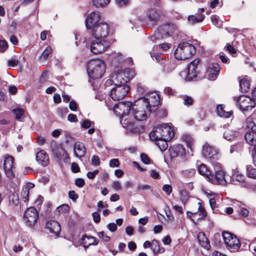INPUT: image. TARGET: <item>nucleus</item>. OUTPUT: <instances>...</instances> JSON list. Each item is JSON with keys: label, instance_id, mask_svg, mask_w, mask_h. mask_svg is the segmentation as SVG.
<instances>
[{"label": "nucleus", "instance_id": "1", "mask_svg": "<svg viewBox=\"0 0 256 256\" xmlns=\"http://www.w3.org/2000/svg\"><path fill=\"white\" fill-rule=\"evenodd\" d=\"M132 104L129 102H119L114 105V112L120 116V123L124 128L131 133L138 134L141 128L134 120V116L130 113Z\"/></svg>", "mask_w": 256, "mask_h": 256}, {"label": "nucleus", "instance_id": "2", "mask_svg": "<svg viewBox=\"0 0 256 256\" xmlns=\"http://www.w3.org/2000/svg\"><path fill=\"white\" fill-rule=\"evenodd\" d=\"M160 99L158 95L156 94H154L149 98L142 96L138 98L137 104L132 108V114L134 118L139 121L146 120L152 112L151 107L158 105Z\"/></svg>", "mask_w": 256, "mask_h": 256}, {"label": "nucleus", "instance_id": "3", "mask_svg": "<svg viewBox=\"0 0 256 256\" xmlns=\"http://www.w3.org/2000/svg\"><path fill=\"white\" fill-rule=\"evenodd\" d=\"M106 69L104 62L100 59L91 60L88 64V74L93 79L101 78L104 74Z\"/></svg>", "mask_w": 256, "mask_h": 256}, {"label": "nucleus", "instance_id": "4", "mask_svg": "<svg viewBox=\"0 0 256 256\" xmlns=\"http://www.w3.org/2000/svg\"><path fill=\"white\" fill-rule=\"evenodd\" d=\"M196 50L194 46L188 42H182L178 44L174 52V57L178 60H185L192 57Z\"/></svg>", "mask_w": 256, "mask_h": 256}, {"label": "nucleus", "instance_id": "5", "mask_svg": "<svg viewBox=\"0 0 256 256\" xmlns=\"http://www.w3.org/2000/svg\"><path fill=\"white\" fill-rule=\"evenodd\" d=\"M110 31V26L108 23L100 22L94 26L92 29V34L95 38L105 40Z\"/></svg>", "mask_w": 256, "mask_h": 256}, {"label": "nucleus", "instance_id": "6", "mask_svg": "<svg viewBox=\"0 0 256 256\" xmlns=\"http://www.w3.org/2000/svg\"><path fill=\"white\" fill-rule=\"evenodd\" d=\"M236 104L243 112L251 110L256 106L254 100L246 96H240L236 98Z\"/></svg>", "mask_w": 256, "mask_h": 256}, {"label": "nucleus", "instance_id": "7", "mask_svg": "<svg viewBox=\"0 0 256 256\" xmlns=\"http://www.w3.org/2000/svg\"><path fill=\"white\" fill-rule=\"evenodd\" d=\"M224 240L226 245L229 248L231 251L237 250L240 246L239 240L230 232H224L222 234Z\"/></svg>", "mask_w": 256, "mask_h": 256}, {"label": "nucleus", "instance_id": "8", "mask_svg": "<svg viewBox=\"0 0 256 256\" xmlns=\"http://www.w3.org/2000/svg\"><path fill=\"white\" fill-rule=\"evenodd\" d=\"M110 45V42L106 40L96 38L91 42L90 50L94 54H98L104 52Z\"/></svg>", "mask_w": 256, "mask_h": 256}, {"label": "nucleus", "instance_id": "9", "mask_svg": "<svg viewBox=\"0 0 256 256\" xmlns=\"http://www.w3.org/2000/svg\"><path fill=\"white\" fill-rule=\"evenodd\" d=\"M129 90L128 85H114L110 90V96L114 100H120L124 98Z\"/></svg>", "mask_w": 256, "mask_h": 256}, {"label": "nucleus", "instance_id": "10", "mask_svg": "<svg viewBox=\"0 0 256 256\" xmlns=\"http://www.w3.org/2000/svg\"><path fill=\"white\" fill-rule=\"evenodd\" d=\"M38 218V212L34 207L28 208L25 211L24 220L27 226L32 227L34 226L36 224Z\"/></svg>", "mask_w": 256, "mask_h": 256}, {"label": "nucleus", "instance_id": "11", "mask_svg": "<svg viewBox=\"0 0 256 256\" xmlns=\"http://www.w3.org/2000/svg\"><path fill=\"white\" fill-rule=\"evenodd\" d=\"M202 154L212 164H214L216 160L218 158L217 150L208 144L203 146Z\"/></svg>", "mask_w": 256, "mask_h": 256}, {"label": "nucleus", "instance_id": "12", "mask_svg": "<svg viewBox=\"0 0 256 256\" xmlns=\"http://www.w3.org/2000/svg\"><path fill=\"white\" fill-rule=\"evenodd\" d=\"M200 64V60L196 58L193 61L191 62L188 68V72H182L180 74H186L187 76L186 78V80H192L197 77L199 70L198 66Z\"/></svg>", "mask_w": 256, "mask_h": 256}, {"label": "nucleus", "instance_id": "13", "mask_svg": "<svg viewBox=\"0 0 256 256\" xmlns=\"http://www.w3.org/2000/svg\"><path fill=\"white\" fill-rule=\"evenodd\" d=\"M112 78L114 80V85H128V78H126V73L122 70L120 67L115 68L112 74Z\"/></svg>", "mask_w": 256, "mask_h": 256}, {"label": "nucleus", "instance_id": "14", "mask_svg": "<svg viewBox=\"0 0 256 256\" xmlns=\"http://www.w3.org/2000/svg\"><path fill=\"white\" fill-rule=\"evenodd\" d=\"M159 31L161 32L162 37L166 38L172 34H177L178 28L174 24H166L160 26Z\"/></svg>", "mask_w": 256, "mask_h": 256}, {"label": "nucleus", "instance_id": "15", "mask_svg": "<svg viewBox=\"0 0 256 256\" xmlns=\"http://www.w3.org/2000/svg\"><path fill=\"white\" fill-rule=\"evenodd\" d=\"M198 204L199 206L198 212H192L188 211L186 212L187 216L194 223L204 218L206 216V212L202 206L200 202H198Z\"/></svg>", "mask_w": 256, "mask_h": 256}, {"label": "nucleus", "instance_id": "16", "mask_svg": "<svg viewBox=\"0 0 256 256\" xmlns=\"http://www.w3.org/2000/svg\"><path fill=\"white\" fill-rule=\"evenodd\" d=\"M146 25L148 26H153L157 24L160 19V15L156 9L150 8L146 12Z\"/></svg>", "mask_w": 256, "mask_h": 256}, {"label": "nucleus", "instance_id": "17", "mask_svg": "<svg viewBox=\"0 0 256 256\" xmlns=\"http://www.w3.org/2000/svg\"><path fill=\"white\" fill-rule=\"evenodd\" d=\"M208 182L214 184L224 185L226 183L225 172L222 170H216L214 176L212 174Z\"/></svg>", "mask_w": 256, "mask_h": 256}, {"label": "nucleus", "instance_id": "18", "mask_svg": "<svg viewBox=\"0 0 256 256\" xmlns=\"http://www.w3.org/2000/svg\"><path fill=\"white\" fill-rule=\"evenodd\" d=\"M100 19V14L98 12H91L86 20V25L88 29L92 28L94 26L97 24V22Z\"/></svg>", "mask_w": 256, "mask_h": 256}, {"label": "nucleus", "instance_id": "19", "mask_svg": "<svg viewBox=\"0 0 256 256\" xmlns=\"http://www.w3.org/2000/svg\"><path fill=\"white\" fill-rule=\"evenodd\" d=\"M51 151L53 156L60 160L62 156H64L66 153V150L60 146H59L56 142L52 140L50 144Z\"/></svg>", "mask_w": 256, "mask_h": 256}, {"label": "nucleus", "instance_id": "20", "mask_svg": "<svg viewBox=\"0 0 256 256\" xmlns=\"http://www.w3.org/2000/svg\"><path fill=\"white\" fill-rule=\"evenodd\" d=\"M162 140H170L174 136V132L171 126L167 124H161Z\"/></svg>", "mask_w": 256, "mask_h": 256}, {"label": "nucleus", "instance_id": "21", "mask_svg": "<svg viewBox=\"0 0 256 256\" xmlns=\"http://www.w3.org/2000/svg\"><path fill=\"white\" fill-rule=\"evenodd\" d=\"M45 228L48 229L50 233L54 234L58 236L61 230L60 226L58 222L55 220H50L47 222Z\"/></svg>", "mask_w": 256, "mask_h": 256}, {"label": "nucleus", "instance_id": "22", "mask_svg": "<svg viewBox=\"0 0 256 256\" xmlns=\"http://www.w3.org/2000/svg\"><path fill=\"white\" fill-rule=\"evenodd\" d=\"M82 241L86 250L90 246H96L99 242V240L96 237L88 236L86 234L82 236Z\"/></svg>", "mask_w": 256, "mask_h": 256}, {"label": "nucleus", "instance_id": "23", "mask_svg": "<svg viewBox=\"0 0 256 256\" xmlns=\"http://www.w3.org/2000/svg\"><path fill=\"white\" fill-rule=\"evenodd\" d=\"M86 148L84 144L81 142H77L74 145V154L76 156L81 158L85 155Z\"/></svg>", "mask_w": 256, "mask_h": 256}, {"label": "nucleus", "instance_id": "24", "mask_svg": "<svg viewBox=\"0 0 256 256\" xmlns=\"http://www.w3.org/2000/svg\"><path fill=\"white\" fill-rule=\"evenodd\" d=\"M161 124H158L154 128V130L150 134V138L152 140L156 141L162 140Z\"/></svg>", "mask_w": 256, "mask_h": 256}, {"label": "nucleus", "instance_id": "25", "mask_svg": "<svg viewBox=\"0 0 256 256\" xmlns=\"http://www.w3.org/2000/svg\"><path fill=\"white\" fill-rule=\"evenodd\" d=\"M197 238L200 245L202 248L208 250L210 248V245L208 238L203 232H200L197 236Z\"/></svg>", "mask_w": 256, "mask_h": 256}, {"label": "nucleus", "instance_id": "26", "mask_svg": "<svg viewBox=\"0 0 256 256\" xmlns=\"http://www.w3.org/2000/svg\"><path fill=\"white\" fill-rule=\"evenodd\" d=\"M36 160L42 166H46L49 162L48 156L44 150H40L36 154Z\"/></svg>", "mask_w": 256, "mask_h": 256}, {"label": "nucleus", "instance_id": "27", "mask_svg": "<svg viewBox=\"0 0 256 256\" xmlns=\"http://www.w3.org/2000/svg\"><path fill=\"white\" fill-rule=\"evenodd\" d=\"M220 68L218 64H210L208 69V73L211 78H216L220 72Z\"/></svg>", "mask_w": 256, "mask_h": 256}, {"label": "nucleus", "instance_id": "28", "mask_svg": "<svg viewBox=\"0 0 256 256\" xmlns=\"http://www.w3.org/2000/svg\"><path fill=\"white\" fill-rule=\"evenodd\" d=\"M245 140L249 144L256 148V130L248 131L245 134Z\"/></svg>", "mask_w": 256, "mask_h": 256}, {"label": "nucleus", "instance_id": "29", "mask_svg": "<svg viewBox=\"0 0 256 256\" xmlns=\"http://www.w3.org/2000/svg\"><path fill=\"white\" fill-rule=\"evenodd\" d=\"M199 174L203 176L207 180L209 181L212 175L211 172L205 164H201L198 168Z\"/></svg>", "mask_w": 256, "mask_h": 256}, {"label": "nucleus", "instance_id": "30", "mask_svg": "<svg viewBox=\"0 0 256 256\" xmlns=\"http://www.w3.org/2000/svg\"><path fill=\"white\" fill-rule=\"evenodd\" d=\"M172 152L171 154L172 156H180L182 158L185 154V150L182 144H178L174 146L172 149Z\"/></svg>", "mask_w": 256, "mask_h": 256}, {"label": "nucleus", "instance_id": "31", "mask_svg": "<svg viewBox=\"0 0 256 256\" xmlns=\"http://www.w3.org/2000/svg\"><path fill=\"white\" fill-rule=\"evenodd\" d=\"M205 18L204 14H198L197 16L190 15L188 18V20L190 24H194L196 23L200 22L204 20Z\"/></svg>", "mask_w": 256, "mask_h": 256}, {"label": "nucleus", "instance_id": "32", "mask_svg": "<svg viewBox=\"0 0 256 256\" xmlns=\"http://www.w3.org/2000/svg\"><path fill=\"white\" fill-rule=\"evenodd\" d=\"M223 136L227 140H232L236 137V132L230 128H226L224 133Z\"/></svg>", "mask_w": 256, "mask_h": 256}, {"label": "nucleus", "instance_id": "33", "mask_svg": "<svg viewBox=\"0 0 256 256\" xmlns=\"http://www.w3.org/2000/svg\"><path fill=\"white\" fill-rule=\"evenodd\" d=\"M240 90L242 92H246L250 88V81L247 79H242L240 81Z\"/></svg>", "mask_w": 256, "mask_h": 256}, {"label": "nucleus", "instance_id": "34", "mask_svg": "<svg viewBox=\"0 0 256 256\" xmlns=\"http://www.w3.org/2000/svg\"><path fill=\"white\" fill-rule=\"evenodd\" d=\"M245 176L238 171H236L232 176V182L236 184V182H244Z\"/></svg>", "mask_w": 256, "mask_h": 256}, {"label": "nucleus", "instance_id": "35", "mask_svg": "<svg viewBox=\"0 0 256 256\" xmlns=\"http://www.w3.org/2000/svg\"><path fill=\"white\" fill-rule=\"evenodd\" d=\"M4 170L14 168V158L8 156H5L4 162Z\"/></svg>", "mask_w": 256, "mask_h": 256}, {"label": "nucleus", "instance_id": "36", "mask_svg": "<svg viewBox=\"0 0 256 256\" xmlns=\"http://www.w3.org/2000/svg\"><path fill=\"white\" fill-rule=\"evenodd\" d=\"M182 139L186 143L187 146L191 150H192L194 140L192 138L191 136L188 134H184L182 137Z\"/></svg>", "mask_w": 256, "mask_h": 256}, {"label": "nucleus", "instance_id": "37", "mask_svg": "<svg viewBox=\"0 0 256 256\" xmlns=\"http://www.w3.org/2000/svg\"><path fill=\"white\" fill-rule=\"evenodd\" d=\"M110 2V0H92V4L96 8H104L106 7Z\"/></svg>", "mask_w": 256, "mask_h": 256}, {"label": "nucleus", "instance_id": "38", "mask_svg": "<svg viewBox=\"0 0 256 256\" xmlns=\"http://www.w3.org/2000/svg\"><path fill=\"white\" fill-rule=\"evenodd\" d=\"M217 112L218 116L223 118H230L232 116V112H226L222 106H218L217 107Z\"/></svg>", "mask_w": 256, "mask_h": 256}, {"label": "nucleus", "instance_id": "39", "mask_svg": "<svg viewBox=\"0 0 256 256\" xmlns=\"http://www.w3.org/2000/svg\"><path fill=\"white\" fill-rule=\"evenodd\" d=\"M246 126L248 129V131L256 130V124L252 117H248L246 119Z\"/></svg>", "mask_w": 256, "mask_h": 256}, {"label": "nucleus", "instance_id": "40", "mask_svg": "<svg viewBox=\"0 0 256 256\" xmlns=\"http://www.w3.org/2000/svg\"><path fill=\"white\" fill-rule=\"evenodd\" d=\"M177 64L175 60H171L164 64V70L166 72L172 71L176 68Z\"/></svg>", "mask_w": 256, "mask_h": 256}, {"label": "nucleus", "instance_id": "41", "mask_svg": "<svg viewBox=\"0 0 256 256\" xmlns=\"http://www.w3.org/2000/svg\"><path fill=\"white\" fill-rule=\"evenodd\" d=\"M183 177L190 178L194 176L196 174V170L194 168H188L184 170L181 172Z\"/></svg>", "mask_w": 256, "mask_h": 256}, {"label": "nucleus", "instance_id": "42", "mask_svg": "<svg viewBox=\"0 0 256 256\" xmlns=\"http://www.w3.org/2000/svg\"><path fill=\"white\" fill-rule=\"evenodd\" d=\"M180 194L182 202L185 205L190 198L189 192L186 190H182L180 192Z\"/></svg>", "mask_w": 256, "mask_h": 256}, {"label": "nucleus", "instance_id": "43", "mask_svg": "<svg viewBox=\"0 0 256 256\" xmlns=\"http://www.w3.org/2000/svg\"><path fill=\"white\" fill-rule=\"evenodd\" d=\"M152 249L154 254L163 252L164 251V248H160L158 241L156 240H154L152 241Z\"/></svg>", "mask_w": 256, "mask_h": 256}, {"label": "nucleus", "instance_id": "44", "mask_svg": "<svg viewBox=\"0 0 256 256\" xmlns=\"http://www.w3.org/2000/svg\"><path fill=\"white\" fill-rule=\"evenodd\" d=\"M148 92L147 88L141 82L136 85V92L139 95H144Z\"/></svg>", "mask_w": 256, "mask_h": 256}, {"label": "nucleus", "instance_id": "45", "mask_svg": "<svg viewBox=\"0 0 256 256\" xmlns=\"http://www.w3.org/2000/svg\"><path fill=\"white\" fill-rule=\"evenodd\" d=\"M168 140H156V144L158 146L161 151L166 150L168 148L167 142Z\"/></svg>", "mask_w": 256, "mask_h": 256}, {"label": "nucleus", "instance_id": "46", "mask_svg": "<svg viewBox=\"0 0 256 256\" xmlns=\"http://www.w3.org/2000/svg\"><path fill=\"white\" fill-rule=\"evenodd\" d=\"M12 112L15 114L16 119L18 120H20L24 114V110L21 108H14Z\"/></svg>", "mask_w": 256, "mask_h": 256}, {"label": "nucleus", "instance_id": "47", "mask_svg": "<svg viewBox=\"0 0 256 256\" xmlns=\"http://www.w3.org/2000/svg\"><path fill=\"white\" fill-rule=\"evenodd\" d=\"M182 98L184 105L189 106L193 104L194 100L192 97L185 95L182 96Z\"/></svg>", "mask_w": 256, "mask_h": 256}, {"label": "nucleus", "instance_id": "48", "mask_svg": "<svg viewBox=\"0 0 256 256\" xmlns=\"http://www.w3.org/2000/svg\"><path fill=\"white\" fill-rule=\"evenodd\" d=\"M164 38V37L162 36V33L159 31L158 28V30L154 33V34L150 36L148 38L152 42H156L157 40Z\"/></svg>", "mask_w": 256, "mask_h": 256}, {"label": "nucleus", "instance_id": "49", "mask_svg": "<svg viewBox=\"0 0 256 256\" xmlns=\"http://www.w3.org/2000/svg\"><path fill=\"white\" fill-rule=\"evenodd\" d=\"M211 20L214 24L218 28L222 26V22L219 20L218 18L216 16H212Z\"/></svg>", "mask_w": 256, "mask_h": 256}, {"label": "nucleus", "instance_id": "50", "mask_svg": "<svg viewBox=\"0 0 256 256\" xmlns=\"http://www.w3.org/2000/svg\"><path fill=\"white\" fill-rule=\"evenodd\" d=\"M247 174L249 178L256 180V168H252L247 166Z\"/></svg>", "mask_w": 256, "mask_h": 256}, {"label": "nucleus", "instance_id": "51", "mask_svg": "<svg viewBox=\"0 0 256 256\" xmlns=\"http://www.w3.org/2000/svg\"><path fill=\"white\" fill-rule=\"evenodd\" d=\"M124 72L126 73V78H128V81L132 79L135 76L134 71L132 69H126L124 71Z\"/></svg>", "mask_w": 256, "mask_h": 256}, {"label": "nucleus", "instance_id": "52", "mask_svg": "<svg viewBox=\"0 0 256 256\" xmlns=\"http://www.w3.org/2000/svg\"><path fill=\"white\" fill-rule=\"evenodd\" d=\"M52 50V48L48 46L42 52L40 56V58L46 60L49 54L51 53Z\"/></svg>", "mask_w": 256, "mask_h": 256}, {"label": "nucleus", "instance_id": "53", "mask_svg": "<svg viewBox=\"0 0 256 256\" xmlns=\"http://www.w3.org/2000/svg\"><path fill=\"white\" fill-rule=\"evenodd\" d=\"M30 192L26 188H23L21 192V198L24 202H26L28 200Z\"/></svg>", "mask_w": 256, "mask_h": 256}, {"label": "nucleus", "instance_id": "54", "mask_svg": "<svg viewBox=\"0 0 256 256\" xmlns=\"http://www.w3.org/2000/svg\"><path fill=\"white\" fill-rule=\"evenodd\" d=\"M97 235L104 242H108L110 240V238L109 236H107L103 231L98 232Z\"/></svg>", "mask_w": 256, "mask_h": 256}, {"label": "nucleus", "instance_id": "55", "mask_svg": "<svg viewBox=\"0 0 256 256\" xmlns=\"http://www.w3.org/2000/svg\"><path fill=\"white\" fill-rule=\"evenodd\" d=\"M13 169L14 168L4 170L6 175V177L10 180H12L14 177Z\"/></svg>", "mask_w": 256, "mask_h": 256}, {"label": "nucleus", "instance_id": "56", "mask_svg": "<svg viewBox=\"0 0 256 256\" xmlns=\"http://www.w3.org/2000/svg\"><path fill=\"white\" fill-rule=\"evenodd\" d=\"M232 205L236 211L240 212V209L242 207L243 204L240 202L234 201Z\"/></svg>", "mask_w": 256, "mask_h": 256}, {"label": "nucleus", "instance_id": "57", "mask_svg": "<svg viewBox=\"0 0 256 256\" xmlns=\"http://www.w3.org/2000/svg\"><path fill=\"white\" fill-rule=\"evenodd\" d=\"M129 0H116V3L118 7L122 8L126 6Z\"/></svg>", "mask_w": 256, "mask_h": 256}, {"label": "nucleus", "instance_id": "58", "mask_svg": "<svg viewBox=\"0 0 256 256\" xmlns=\"http://www.w3.org/2000/svg\"><path fill=\"white\" fill-rule=\"evenodd\" d=\"M92 164L94 166H98L100 164V159L97 156H93L91 159Z\"/></svg>", "mask_w": 256, "mask_h": 256}, {"label": "nucleus", "instance_id": "59", "mask_svg": "<svg viewBox=\"0 0 256 256\" xmlns=\"http://www.w3.org/2000/svg\"><path fill=\"white\" fill-rule=\"evenodd\" d=\"M92 124V122L89 120H84L82 122L81 126L82 128L86 129L91 126Z\"/></svg>", "mask_w": 256, "mask_h": 256}, {"label": "nucleus", "instance_id": "60", "mask_svg": "<svg viewBox=\"0 0 256 256\" xmlns=\"http://www.w3.org/2000/svg\"><path fill=\"white\" fill-rule=\"evenodd\" d=\"M18 60L16 58H12L8 62V66L14 67L18 66Z\"/></svg>", "mask_w": 256, "mask_h": 256}, {"label": "nucleus", "instance_id": "61", "mask_svg": "<svg viewBox=\"0 0 256 256\" xmlns=\"http://www.w3.org/2000/svg\"><path fill=\"white\" fill-rule=\"evenodd\" d=\"M75 184L79 188H82L84 186L85 182L82 178H78L75 180Z\"/></svg>", "mask_w": 256, "mask_h": 256}, {"label": "nucleus", "instance_id": "62", "mask_svg": "<svg viewBox=\"0 0 256 256\" xmlns=\"http://www.w3.org/2000/svg\"><path fill=\"white\" fill-rule=\"evenodd\" d=\"M226 50L230 54H234L236 53V48H234V47L230 44H227L226 46Z\"/></svg>", "mask_w": 256, "mask_h": 256}, {"label": "nucleus", "instance_id": "63", "mask_svg": "<svg viewBox=\"0 0 256 256\" xmlns=\"http://www.w3.org/2000/svg\"><path fill=\"white\" fill-rule=\"evenodd\" d=\"M8 48L7 42L5 40H0V52H4Z\"/></svg>", "mask_w": 256, "mask_h": 256}, {"label": "nucleus", "instance_id": "64", "mask_svg": "<svg viewBox=\"0 0 256 256\" xmlns=\"http://www.w3.org/2000/svg\"><path fill=\"white\" fill-rule=\"evenodd\" d=\"M140 158L142 162H143L146 164H148L150 162V158L146 154L144 153H142L140 154Z\"/></svg>", "mask_w": 256, "mask_h": 256}]
</instances>
